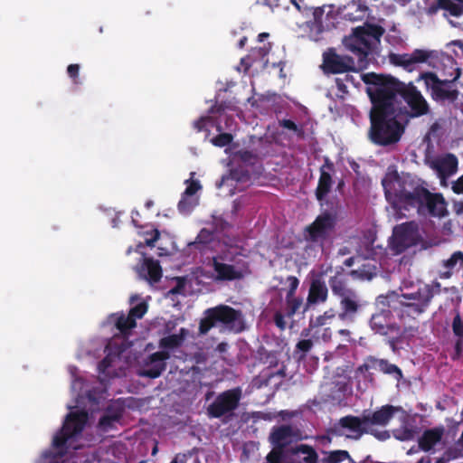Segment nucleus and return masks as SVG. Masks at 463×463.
Returning a JSON list of instances; mask_svg holds the SVG:
<instances>
[{
  "label": "nucleus",
  "mask_w": 463,
  "mask_h": 463,
  "mask_svg": "<svg viewBox=\"0 0 463 463\" xmlns=\"http://www.w3.org/2000/svg\"><path fill=\"white\" fill-rule=\"evenodd\" d=\"M362 80L382 93L386 102L396 106L397 113L408 118H419L429 113L430 106L421 92L413 85L400 81L385 74L369 72L363 74Z\"/></svg>",
  "instance_id": "f257e3e1"
},
{
  "label": "nucleus",
  "mask_w": 463,
  "mask_h": 463,
  "mask_svg": "<svg viewBox=\"0 0 463 463\" xmlns=\"http://www.w3.org/2000/svg\"><path fill=\"white\" fill-rule=\"evenodd\" d=\"M366 92L372 102L370 110L369 139L372 143L381 146H388L398 143L404 133V126L399 121L396 106L386 102L380 91H376L371 85Z\"/></svg>",
  "instance_id": "f03ea898"
},
{
  "label": "nucleus",
  "mask_w": 463,
  "mask_h": 463,
  "mask_svg": "<svg viewBox=\"0 0 463 463\" xmlns=\"http://www.w3.org/2000/svg\"><path fill=\"white\" fill-rule=\"evenodd\" d=\"M386 200L391 203L399 218L405 217L403 211L416 208L421 203V198L427 194V188L420 180L410 174H402L396 170L388 171L382 179Z\"/></svg>",
  "instance_id": "7ed1b4c3"
},
{
  "label": "nucleus",
  "mask_w": 463,
  "mask_h": 463,
  "mask_svg": "<svg viewBox=\"0 0 463 463\" xmlns=\"http://www.w3.org/2000/svg\"><path fill=\"white\" fill-rule=\"evenodd\" d=\"M388 59L392 65L402 67L408 71H411L415 64L426 62L429 66L440 71L445 79L454 82L461 75L457 61L451 55L442 52L415 49L411 53L390 52Z\"/></svg>",
  "instance_id": "20e7f679"
},
{
  "label": "nucleus",
  "mask_w": 463,
  "mask_h": 463,
  "mask_svg": "<svg viewBox=\"0 0 463 463\" xmlns=\"http://www.w3.org/2000/svg\"><path fill=\"white\" fill-rule=\"evenodd\" d=\"M333 296L338 302L336 318L345 323H354L363 309V301L356 289L349 284L343 267H338L328 279Z\"/></svg>",
  "instance_id": "39448f33"
},
{
  "label": "nucleus",
  "mask_w": 463,
  "mask_h": 463,
  "mask_svg": "<svg viewBox=\"0 0 463 463\" xmlns=\"http://www.w3.org/2000/svg\"><path fill=\"white\" fill-rule=\"evenodd\" d=\"M88 421V413L85 411H73L67 414L61 428L54 435L52 442L55 454L47 451L43 454L46 463H64L62 457L68 450L77 449L73 442L79 437Z\"/></svg>",
  "instance_id": "423d86ee"
},
{
  "label": "nucleus",
  "mask_w": 463,
  "mask_h": 463,
  "mask_svg": "<svg viewBox=\"0 0 463 463\" xmlns=\"http://www.w3.org/2000/svg\"><path fill=\"white\" fill-rule=\"evenodd\" d=\"M384 33L383 26L364 23V25L354 28L349 37L345 38L344 44L357 57L359 69L366 67L368 56L380 45Z\"/></svg>",
  "instance_id": "0eeeda50"
},
{
  "label": "nucleus",
  "mask_w": 463,
  "mask_h": 463,
  "mask_svg": "<svg viewBox=\"0 0 463 463\" xmlns=\"http://www.w3.org/2000/svg\"><path fill=\"white\" fill-rule=\"evenodd\" d=\"M431 300L430 289L427 287H420L415 292L398 296L397 304L392 307V310L402 321L406 318L415 319L427 310Z\"/></svg>",
  "instance_id": "6e6552de"
},
{
  "label": "nucleus",
  "mask_w": 463,
  "mask_h": 463,
  "mask_svg": "<svg viewBox=\"0 0 463 463\" xmlns=\"http://www.w3.org/2000/svg\"><path fill=\"white\" fill-rule=\"evenodd\" d=\"M242 314L227 305H219L207 308L204 311V317L199 323V334L206 335L217 324H222L232 328L237 322H241Z\"/></svg>",
  "instance_id": "1a4fd4ad"
},
{
  "label": "nucleus",
  "mask_w": 463,
  "mask_h": 463,
  "mask_svg": "<svg viewBox=\"0 0 463 463\" xmlns=\"http://www.w3.org/2000/svg\"><path fill=\"white\" fill-rule=\"evenodd\" d=\"M337 223L336 213L325 211L317 216L315 221L305 228V240L318 244L321 248L330 240Z\"/></svg>",
  "instance_id": "9d476101"
},
{
  "label": "nucleus",
  "mask_w": 463,
  "mask_h": 463,
  "mask_svg": "<svg viewBox=\"0 0 463 463\" xmlns=\"http://www.w3.org/2000/svg\"><path fill=\"white\" fill-rule=\"evenodd\" d=\"M425 83L426 89L430 91L433 100L438 102H455L458 98V90L454 88V81L448 79L440 80L436 73L427 71L420 75Z\"/></svg>",
  "instance_id": "9b49d317"
},
{
  "label": "nucleus",
  "mask_w": 463,
  "mask_h": 463,
  "mask_svg": "<svg viewBox=\"0 0 463 463\" xmlns=\"http://www.w3.org/2000/svg\"><path fill=\"white\" fill-rule=\"evenodd\" d=\"M241 399V388H233L219 393L208 406L207 414L210 418L219 419L222 416H233Z\"/></svg>",
  "instance_id": "f8f14e48"
},
{
  "label": "nucleus",
  "mask_w": 463,
  "mask_h": 463,
  "mask_svg": "<svg viewBox=\"0 0 463 463\" xmlns=\"http://www.w3.org/2000/svg\"><path fill=\"white\" fill-rule=\"evenodd\" d=\"M392 238V248L398 253L418 245L421 241L419 224L415 221H411L396 225L393 228Z\"/></svg>",
  "instance_id": "ddd939ff"
},
{
  "label": "nucleus",
  "mask_w": 463,
  "mask_h": 463,
  "mask_svg": "<svg viewBox=\"0 0 463 463\" xmlns=\"http://www.w3.org/2000/svg\"><path fill=\"white\" fill-rule=\"evenodd\" d=\"M321 68L326 74H341L357 71L354 59L349 55H341L335 48H328L322 55Z\"/></svg>",
  "instance_id": "4468645a"
},
{
  "label": "nucleus",
  "mask_w": 463,
  "mask_h": 463,
  "mask_svg": "<svg viewBox=\"0 0 463 463\" xmlns=\"http://www.w3.org/2000/svg\"><path fill=\"white\" fill-rule=\"evenodd\" d=\"M339 425L354 432V435H347V438L354 439H360L365 433L373 435L379 440H385L390 438V434L387 430L379 431L372 427H368L364 414L362 417L352 415L345 416L339 420Z\"/></svg>",
  "instance_id": "2eb2a0df"
},
{
  "label": "nucleus",
  "mask_w": 463,
  "mask_h": 463,
  "mask_svg": "<svg viewBox=\"0 0 463 463\" xmlns=\"http://www.w3.org/2000/svg\"><path fill=\"white\" fill-rule=\"evenodd\" d=\"M393 310L382 309L373 314L370 319L371 329L379 335H401V326L393 321Z\"/></svg>",
  "instance_id": "dca6fc26"
},
{
  "label": "nucleus",
  "mask_w": 463,
  "mask_h": 463,
  "mask_svg": "<svg viewBox=\"0 0 463 463\" xmlns=\"http://www.w3.org/2000/svg\"><path fill=\"white\" fill-rule=\"evenodd\" d=\"M301 439L300 431L289 424L274 426L269 436V440L273 447L281 449H285L288 446Z\"/></svg>",
  "instance_id": "f3484780"
},
{
  "label": "nucleus",
  "mask_w": 463,
  "mask_h": 463,
  "mask_svg": "<svg viewBox=\"0 0 463 463\" xmlns=\"http://www.w3.org/2000/svg\"><path fill=\"white\" fill-rule=\"evenodd\" d=\"M328 298V288L319 276L310 281L307 301L302 313H306L311 307L326 302Z\"/></svg>",
  "instance_id": "a211bd4d"
},
{
  "label": "nucleus",
  "mask_w": 463,
  "mask_h": 463,
  "mask_svg": "<svg viewBox=\"0 0 463 463\" xmlns=\"http://www.w3.org/2000/svg\"><path fill=\"white\" fill-rule=\"evenodd\" d=\"M427 194L421 198L420 206H416L418 213L428 210L431 216L443 217L448 213L447 203L441 194H431L427 189Z\"/></svg>",
  "instance_id": "6ab92c4d"
},
{
  "label": "nucleus",
  "mask_w": 463,
  "mask_h": 463,
  "mask_svg": "<svg viewBox=\"0 0 463 463\" xmlns=\"http://www.w3.org/2000/svg\"><path fill=\"white\" fill-rule=\"evenodd\" d=\"M334 163L328 157H326L324 164L319 169L320 176L315 193L316 197L319 202L324 201L331 191L333 185L331 172H334Z\"/></svg>",
  "instance_id": "aec40b11"
},
{
  "label": "nucleus",
  "mask_w": 463,
  "mask_h": 463,
  "mask_svg": "<svg viewBox=\"0 0 463 463\" xmlns=\"http://www.w3.org/2000/svg\"><path fill=\"white\" fill-rule=\"evenodd\" d=\"M212 266L215 272L214 280L216 281H232L243 278L241 270L232 264L219 261L215 257L213 259Z\"/></svg>",
  "instance_id": "412c9836"
},
{
  "label": "nucleus",
  "mask_w": 463,
  "mask_h": 463,
  "mask_svg": "<svg viewBox=\"0 0 463 463\" xmlns=\"http://www.w3.org/2000/svg\"><path fill=\"white\" fill-rule=\"evenodd\" d=\"M139 276L150 284L160 281L162 278V268L158 260L152 258H144L141 267L138 269Z\"/></svg>",
  "instance_id": "4be33fe9"
},
{
  "label": "nucleus",
  "mask_w": 463,
  "mask_h": 463,
  "mask_svg": "<svg viewBox=\"0 0 463 463\" xmlns=\"http://www.w3.org/2000/svg\"><path fill=\"white\" fill-rule=\"evenodd\" d=\"M311 14L312 20L307 22L310 29V37L314 41H318L320 34L325 31L324 15L325 6L310 7L307 10V16Z\"/></svg>",
  "instance_id": "5701e85b"
},
{
  "label": "nucleus",
  "mask_w": 463,
  "mask_h": 463,
  "mask_svg": "<svg viewBox=\"0 0 463 463\" xmlns=\"http://www.w3.org/2000/svg\"><path fill=\"white\" fill-rule=\"evenodd\" d=\"M400 409L392 405L382 406L379 410L371 414L365 415V420L368 427L372 425L386 426L392 419L394 413Z\"/></svg>",
  "instance_id": "b1692460"
},
{
  "label": "nucleus",
  "mask_w": 463,
  "mask_h": 463,
  "mask_svg": "<svg viewBox=\"0 0 463 463\" xmlns=\"http://www.w3.org/2000/svg\"><path fill=\"white\" fill-rule=\"evenodd\" d=\"M295 458L289 463H317L318 455L315 449L307 444L297 445L291 449Z\"/></svg>",
  "instance_id": "393cba45"
},
{
  "label": "nucleus",
  "mask_w": 463,
  "mask_h": 463,
  "mask_svg": "<svg viewBox=\"0 0 463 463\" xmlns=\"http://www.w3.org/2000/svg\"><path fill=\"white\" fill-rule=\"evenodd\" d=\"M433 167L441 177H448L456 173L458 169V158L453 154H447L445 156L437 159Z\"/></svg>",
  "instance_id": "a878e982"
},
{
  "label": "nucleus",
  "mask_w": 463,
  "mask_h": 463,
  "mask_svg": "<svg viewBox=\"0 0 463 463\" xmlns=\"http://www.w3.org/2000/svg\"><path fill=\"white\" fill-rule=\"evenodd\" d=\"M443 429L426 430L419 439V447L423 451H430L442 438Z\"/></svg>",
  "instance_id": "bb28decb"
},
{
  "label": "nucleus",
  "mask_w": 463,
  "mask_h": 463,
  "mask_svg": "<svg viewBox=\"0 0 463 463\" xmlns=\"http://www.w3.org/2000/svg\"><path fill=\"white\" fill-rule=\"evenodd\" d=\"M189 334V330L182 327L178 334H173L165 336L159 340V347L165 351L175 350L182 346L184 341Z\"/></svg>",
  "instance_id": "cd10ccee"
},
{
  "label": "nucleus",
  "mask_w": 463,
  "mask_h": 463,
  "mask_svg": "<svg viewBox=\"0 0 463 463\" xmlns=\"http://www.w3.org/2000/svg\"><path fill=\"white\" fill-rule=\"evenodd\" d=\"M270 50L271 44L269 43L261 47L252 48L249 55L241 59V63L245 65V70H249L257 61H262Z\"/></svg>",
  "instance_id": "c85d7f7f"
},
{
  "label": "nucleus",
  "mask_w": 463,
  "mask_h": 463,
  "mask_svg": "<svg viewBox=\"0 0 463 463\" xmlns=\"http://www.w3.org/2000/svg\"><path fill=\"white\" fill-rule=\"evenodd\" d=\"M373 362L375 364V369H378L383 373L392 376L397 382H400L402 379V371L396 364H391L386 359H380L376 357Z\"/></svg>",
  "instance_id": "c756f323"
},
{
  "label": "nucleus",
  "mask_w": 463,
  "mask_h": 463,
  "mask_svg": "<svg viewBox=\"0 0 463 463\" xmlns=\"http://www.w3.org/2000/svg\"><path fill=\"white\" fill-rule=\"evenodd\" d=\"M122 413L120 411L108 410L99 419V427L103 431H108L114 428L115 424L120 420Z\"/></svg>",
  "instance_id": "7c9ffc66"
},
{
  "label": "nucleus",
  "mask_w": 463,
  "mask_h": 463,
  "mask_svg": "<svg viewBox=\"0 0 463 463\" xmlns=\"http://www.w3.org/2000/svg\"><path fill=\"white\" fill-rule=\"evenodd\" d=\"M303 298L297 296H286L283 312L287 317L291 318L302 307L304 309Z\"/></svg>",
  "instance_id": "2f4dec72"
},
{
  "label": "nucleus",
  "mask_w": 463,
  "mask_h": 463,
  "mask_svg": "<svg viewBox=\"0 0 463 463\" xmlns=\"http://www.w3.org/2000/svg\"><path fill=\"white\" fill-rule=\"evenodd\" d=\"M137 326V322L128 314L125 316L121 314L117 321L116 327L117 329L124 335L128 336L130 335L131 329Z\"/></svg>",
  "instance_id": "473e14b6"
},
{
  "label": "nucleus",
  "mask_w": 463,
  "mask_h": 463,
  "mask_svg": "<svg viewBox=\"0 0 463 463\" xmlns=\"http://www.w3.org/2000/svg\"><path fill=\"white\" fill-rule=\"evenodd\" d=\"M326 457H324L321 459V463H341L345 459H348L353 462L351 456L347 450H333L329 452H324Z\"/></svg>",
  "instance_id": "72a5a7b5"
},
{
  "label": "nucleus",
  "mask_w": 463,
  "mask_h": 463,
  "mask_svg": "<svg viewBox=\"0 0 463 463\" xmlns=\"http://www.w3.org/2000/svg\"><path fill=\"white\" fill-rule=\"evenodd\" d=\"M165 368L166 364H152L151 362L146 361L145 368L142 370L140 374L142 376L155 379L159 377L162 374V373L165 370Z\"/></svg>",
  "instance_id": "f704fd0d"
},
{
  "label": "nucleus",
  "mask_w": 463,
  "mask_h": 463,
  "mask_svg": "<svg viewBox=\"0 0 463 463\" xmlns=\"http://www.w3.org/2000/svg\"><path fill=\"white\" fill-rule=\"evenodd\" d=\"M336 317V311L334 308H329L325 311L322 315L316 317L315 321H311L312 326H322L326 325L328 320L334 319Z\"/></svg>",
  "instance_id": "c9c22d12"
},
{
  "label": "nucleus",
  "mask_w": 463,
  "mask_h": 463,
  "mask_svg": "<svg viewBox=\"0 0 463 463\" xmlns=\"http://www.w3.org/2000/svg\"><path fill=\"white\" fill-rule=\"evenodd\" d=\"M459 264V268L463 267V252L456 251L454 252L449 259L443 261V266L447 269H453L457 264Z\"/></svg>",
  "instance_id": "e433bc0d"
},
{
  "label": "nucleus",
  "mask_w": 463,
  "mask_h": 463,
  "mask_svg": "<svg viewBox=\"0 0 463 463\" xmlns=\"http://www.w3.org/2000/svg\"><path fill=\"white\" fill-rule=\"evenodd\" d=\"M284 449L273 447L267 456V463H289L284 460Z\"/></svg>",
  "instance_id": "4c0bfd02"
},
{
  "label": "nucleus",
  "mask_w": 463,
  "mask_h": 463,
  "mask_svg": "<svg viewBox=\"0 0 463 463\" xmlns=\"http://www.w3.org/2000/svg\"><path fill=\"white\" fill-rule=\"evenodd\" d=\"M233 140V136L230 133H221L212 139L213 146L218 147H224L229 146Z\"/></svg>",
  "instance_id": "58836bf2"
},
{
  "label": "nucleus",
  "mask_w": 463,
  "mask_h": 463,
  "mask_svg": "<svg viewBox=\"0 0 463 463\" xmlns=\"http://www.w3.org/2000/svg\"><path fill=\"white\" fill-rule=\"evenodd\" d=\"M148 306L146 302H141L135 307H131L128 315L136 321L137 319L142 318L146 313Z\"/></svg>",
  "instance_id": "ea45409f"
},
{
  "label": "nucleus",
  "mask_w": 463,
  "mask_h": 463,
  "mask_svg": "<svg viewBox=\"0 0 463 463\" xmlns=\"http://www.w3.org/2000/svg\"><path fill=\"white\" fill-rule=\"evenodd\" d=\"M279 125L283 128H287L288 130H291L297 134L298 137H304V130L302 128H299L294 121L291 119H281L279 121Z\"/></svg>",
  "instance_id": "a19ab883"
},
{
  "label": "nucleus",
  "mask_w": 463,
  "mask_h": 463,
  "mask_svg": "<svg viewBox=\"0 0 463 463\" xmlns=\"http://www.w3.org/2000/svg\"><path fill=\"white\" fill-rule=\"evenodd\" d=\"M169 358L170 353L168 351L162 349L161 351H157L150 354L147 358V361L151 362L152 364H165V361L168 360Z\"/></svg>",
  "instance_id": "79ce46f5"
},
{
  "label": "nucleus",
  "mask_w": 463,
  "mask_h": 463,
  "mask_svg": "<svg viewBox=\"0 0 463 463\" xmlns=\"http://www.w3.org/2000/svg\"><path fill=\"white\" fill-rule=\"evenodd\" d=\"M453 334L459 338H463V319L459 314H457L452 321Z\"/></svg>",
  "instance_id": "37998d69"
},
{
  "label": "nucleus",
  "mask_w": 463,
  "mask_h": 463,
  "mask_svg": "<svg viewBox=\"0 0 463 463\" xmlns=\"http://www.w3.org/2000/svg\"><path fill=\"white\" fill-rule=\"evenodd\" d=\"M351 275L357 276L362 279L370 280L375 276V272L371 269H366V265H364L363 268L359 269L352 270Z\"/></svg>",
  "instance_id": "c03bdc74"
},
{
  "label": "nucleus",
  "mask_w": 463,
  "mask_h": 463,
  "mask_svg": "<svg viewBox=\"0 0 463 463\" xmlns=\"http://www.w3.org/2000/svg\"><path fill=\"white\" fill-rule=\"evenodd\" d=\"M285 317H287L285 312L281 310L276 311L273 316L274 324L280 331H284L287 327Z\"/></svg>",
  "instance_id": "a18cd8bd"
},
{
  "label": "nucleus",
  "mask_w": 463,
  "mask_h": 463,
  "mask_svg": "<svg viewBox=\"0 0 463 463\" xmlns=\"http://www.w3.org/2000/svg\"><path fill=\"white\" fill-rule=\"evenodd\" d=\"M287 283L288 284V288L286 296H296L297 289L299 286V279L295 276H288L287 278Z\"/></svg>",
  "instance_id": "49530a36"
},
{
  "label": "nucleus",
  "mask_w": 463,
  "mask_h": 463,
  "mask_svg": "<svg viewBox=\"0 0 463 463\" xmlns=\"http://www.w3.org/2000/svg\"><path fill=\"white\" fill-rule=\"evenodd\" d=\"M313 347V341L311 339L299 340L296 345V351H299L305 355Z\"/></svg>",
  "instance_id": "de8ad7c7"
},
{
  "label": "nucleus",
  "mask_w": 463,
  "mask_h": 463,
  "mask_svg": "<svg viewBox=\"0 0 463 463\" xmlns=\"http://www.w3.org/2000/svg\"><path fill=\"white\" fill-rule=\"evenodd\" d=\"M373 360H375V357H367L366 361L357 367L356 373H368L370 369H375V364L373 362Z\"/></svg>",
  "instance_id": "09e8293b"
},
{
  "label": "nucleus",
  "mask_w": 463,
  "mask_h": 463,
  "mask_svg": "<svg viewBox=\"0 0 463 463\" xmlns=\"http://www.w3.org/2000/svg\"><path fill=\"white\" fill-rule=\"evenodd\" d=\"M79 72H80V65L79 64H70L67 67V73L69 77L73 80L75 84H79Z\"/></svg>",
  "instance_id": "8fccbe9b"
},
{
  "label": "nucleus",
  "mask_w": 463,
  "mask_h": 463,
  "mask_svg": "<svg viewBox=\"0 0 463 463\" xmlns=\"http://www.w3.org/2000/svg\"><path fill=\"white\" fill-rule=\"evenodd\" d=\"M239 156L245 163L253 164L257 159V154L250 150L239 151Z\"/></svg>",
  "instance_id": "3c124183"
},
{
  "label": "nucleus",
  "mask_w": 463,
  "mask_h": 463,
  "mask_svg": "<svg viewBox=\"0 0 463 463\" xmlns=\"http://www.w3.org/2000/svg\"><path fill=\"white\" fill-rule=\"evenodd\" d=\"M226 109H231V106L228 105L226 102H216L213 106L210 108L209 113L222 115Z\"/></svg>",
  "instance_id": "603ef678"
},
{
  "label": "nucleus",
  "mask_w": 463,
  "mask_h": 463,
  "mask_svg": "<svg viewBox=\"0 0 463 463\" xmlns=\"http://www.w3.org/2000/svg\"><path fill=\"white\" fill-rule=\"evenodd\" d=\"M149 237L145 239V244L149 247H154L155 242L159 239L160 233L157 229L152 230L150 232H146Z\"/></svg>",
  "instance_id": "864d4df0"
},
{
  "label": "nucleus",
  "mask_w": 463,
  "mask_h": 463,
  "mask_svg": "<svg viewBox=\"0 0 463 463\" xmlns=\"http://www.w3.org/2000/svg\"><path fill=\"white\" fill-rule=\"evenodd\" d=\"M200 188L201 185L198 181H191L190 184L185 188L184 195L192 196L195 194Z\"/></svg>",
  "instance_id": "5fc2aeb1"
},
{
  "label": "nucleus",
  "mask_w": 463,
  "mask_h": 463,
  "mask_svg": "<svg viewBox=\"0 0 463 463\" xmlns=\"http://www.w3.org/2000/svg\"><path fill=\"white\" fill-rule=\"evenodd\" d=\"M452 16L458 17L463 14V7L458 4L451 2L447 10Z\"/></svg>",
  "instance_id": "6e6d98bb"
},
{
  "label": "nucleus",
  "mask_w": 463,
  "mask_h": 463,
  "mask_svg": "<svg viewBox=\"0 0 463 463\" xmlns=\"http://www.w3.org/2000/svg\"><path fill=\"white\" fill-rule=\"evenodd\" d=\"M112 358L109 355L105 356L98 364L99 372L105 373L106 371L111 366Z\"/></svg>",
  "instance_id": "4d7b16f0"
},
{
  "label": "nucleus",
  "mask_w": 463,
  "mask_h": 463,
  "mask_svg": "<svg viewBox=\"0 0 463 463\" xmlns=\"http://www.w3.org/2000/svg\"><path fill=\"white\" fill-rule=\"evenodd\" d=\"M290 3L304 15L307 16V10H309V6L306 2L301 4L299 0H290Z\"/></svg>",
  "instance_id": "13d9d810"
},
{
  "label": "nucleus",
  "mask_w": 463,
  "mask_h": 463,
  "mask_svg": "<svg viewBox=\"0 0 463 463\" xmlns=\"http://www.w3.org/2000/svg\"><path fill=\"white\" fill-rule=\"evenodd\" d=\"M210 119L208 117H201L199 119L195 120L194 122V128L198 131L201 132L205 128L206 122Z\"/></svg>",
  "instance_id": "bf43d9fd"
},
{
  "label": "nucleus",
  "mask_w": 463,
  "mask_h": 463,
  "mask_svg": "<svg viewBox=\"0 0 463 463\" xmlns=\"http://www.w3.org/2000/svg\"><path fill=\"white\" fill-rule=\"evenodd\" d=\"M192 456L191 452L178 453L170 463H186L188 458Z\"/></svg>",
  "instance_id": "052dcab7"
},
{
  "label": "nucleus",
  "mask_w": 463,
  "mask_h": 463,
  "mask_svg": "<svg viewBox=\"0 0 463 463\" xmlns=\"http://www.w3.org/2000/svg\"><path fill=\"white\" fill-rule=\"evenodd\" d=\"M452 190L455 194H463V175L453 183Z\"/></svg>",
  "instance_id": "680f3d73"
},
{
  "label": "nucleus",
  "mask_w": 463,
  "mask_h": 463,
  "mask_svg": "<svg viewBox=\"0 0 463 463\" xmlns=\"http://www.w3.org/2000/svg\"><path fill=\"white\" fill-rule=\"evenodd\" d=\"M423 287H427L429 288V289H430V291L432 292V298H434L435 295H439L441 291L440 283L438 281H434L432 282V284H425Z\"/></svg>",
  "instance_id": "e2e57ef3"
},
{
  "label": "nucleus",
  "mask_w": 463,
  "mask_h": 463,
  "mask_svg": "<svg viewBox=\"0 0 463 463\" xmlns=\"http://www.w3.org/2000/svg\"><path fill=\"white\" fill-rule=\"evenodd\" d=\"M274 376H279V378H284L286 376V368H285V366L283 365L281 368H279L275 373L271 372L269 374H267V377H268L269 380H270Z\"/></svg>",
  "instance_id": "0e129e2a"
},
{
  "label": "nucleus",
  "mask_w": 463,
  "mask_h": 463,
  "mask_svg": "<svg viewBox=\"0 0 463 463\" xmlns=\"http://www.w3.org/2000/svg\"><path fill=\"white\" fill-rule=\"evenodd\" d=\"M455 354L460 356L463 351V338L458 337L454 345Z\"/></svg>",
  "instance_id": "69168bd1"
},
{
  "label": "nucleus",
  "mask_w": 463,
  "mask_h": 463,
  "mask_svg": "<svg viewBox=\"0 0 463 463\" xmlns=\"http://www.w3.org/2000/svg\"><path fill=\"white\" fill-rule=\"evenodd\" d=\"M451 2V0H437V5L439 8L442 10H447Z\"/></svg>",
  "instance_id": "338daca9"
},
{
  "label": "nucleus",
  "mask_w": 463,
  "mask_h": 463,
  "mask_svg": "<svg viewBox=\"0 0 463 463\" xmlns=\"http://www.w3.org/2000/svg\"><path fill=\"white\" fill-rule=\"evenodd\" d=\"M183 288H184V284H183V282L181 281V279H178V284H177L175 288H173L172 289H170V291H169V292H170L171 294H173V295H175V294H179V293H180V291H181V289H182Z\"/></svg>",
  "instance_id": "774afa93"
}]
</instances>
